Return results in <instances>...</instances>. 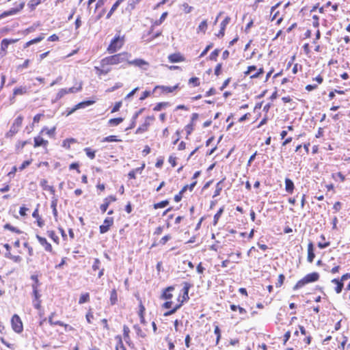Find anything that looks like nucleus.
<instances>
[{
	"mask_svg": "<svg viewBox=\"0 0 350 350\" xmlns=\"http://www.w3.org/2000/svg\"><path fill=\"white\" fill-rule=\"evenodd\" d=\"M130 57L131 55L127 53H121L111 55L101 60V66L105 67L107 65H116L124 62H129Z\"/></svg>",
	"mask_w": 350,
	"mask_h": 350,
	"instance_id": "f257e3e1",
	"label": "nucleus"
},
{
	"mask_svg": "<svg viewBox=\"0 0 350 350\" xmlns=\"http://www.w3.org/2000/svg\"><path fill=\"white\" fill-rule=\"evenodd\" d=\"M124 37L117 36L111 42L107 48V51L110 53H115L119 50L124 44Z\"/></svg>",
	"mask_w": 350,
	"mask_h": 350,
	"instance_id": "f03ea898",
	"label": "nucleus"
},
{
	"mask_svg": "<svg viewBox=\"0 0 350 350\" xmlns=\"http://www.w3.org/2000/svg\"><path fill=\"white\" fill-rule=\"evenodd\" d=\"M11 325L12 329L18 333L20 334L23 330V325L22 321L18 315L14 314L11 319Z\"/></svg>",
	"mask_w": 350,
	"mask_h": 350,
	"instance_id": "7ed1b4c3",
	"label": "nucleus"
},
{
	"mask_svg": "<svg viewBox=\"0 0 350 350\" xmlns=\"http://www.w3.org/2000/svg\"><path fill=\"white\" fill-rule=\"evenodd\" d=\"M24 5H25V1H22L19 3V5L16 8H12L10 10L3 12L0 15V19L3 18L7 16H12V15L16 14L24 8Z\"/></svg>",
	"mask_w": 350,
	"mask_h": 350,
	"instance_id": "20e7f679",
	"label": "nucleus"
},
{
	"mask_svg": "<svg viewBox=\"0 0 350 350\" xmlns=\"http://www.w3.org/2000/svg\"><path fill=\"white\" fill-rule=\"evenodd\" d=\"M113 219L112 217H107L104 220L103 224L100 226V232L101 234L107 232L109 227L112 226Z\"/></svg>",
	"mask_w": 350,
	"mask_h": 350,
	"instance_id": "39448f33",
	"label": "nucleus"
},
{
	"mask_svg": "<svg viewBox=\"0 0 350 350\" xmlns=\"http://www.w3.org/2000/svg\"><path fill=\"white\" fill-rule=\"evenodd\" d=\"M252 70H256V67L255 66H250L247 68V71L245 72V75H251V78H256L258 77L260 74L263 72V69L260 68L258 71L252 74Z\"/></svg>",
	"mask_w": 350,
	"mask_h": 350,
	"instance_id": "423d86ee",
	"label": "nucleus"
},
{
	"mask_svg": "<svg viewBox=\"0 0 350 350\" xmlns=\"http://www.w3.org/2000/svg\"><path fill=\"white\" fill-rule=\"evenodd\" d=\"M168 59L171 63L181 62L185 60V57L179 53L170 55Z\"/></svg>",
	"mask_w": 350,
	"mask_h": 350,
	"instance_id": "0eeeda50",
	"label": "nucleus"
},
{
	"mask_svg": "<svg viewBox=\"0 0 350 350\" xmlns=\"http://www.w3.org/2000/svg\"><path fill=\"white\" fill-rule=\"evenodd\" d=\"M154 120V118L153 117H150V116H148L146 118L145 121H144V123L138 128V129L137 130V133H143L144 131H146L148 126H150V123L152 121Z\"/></svg>",
	"mask_w": 350,
	"mask_h": 350,
	"instance_id": "6e6552de",
	"label": "nucleus"
},
{
	"mask_svg": "<svg viewBox=\"0 0 350 350\" xmlns=\"http://www.w3.org/2000/svg\"><path fill=\"white\" fill-rule=\"evenodd\" d=\"M128 63L130 65H133L139 68H142L145 70L146 69V68L144 66H148V63L142 59H137L133 61H129Z\"/></svg>",
	"mask_w": 350,
	"mask_h": 350,
	"instance_id": "1a4fd4ad",
	"label": "nucleus"
},
{
	"mask_svg": "<svg viewBox=\"0 0 350 350\" xmlns=\"http://www.w3.org/2000/svg\"><path fill=\"white\" fill-rule=\"evenodd\" d=\"M36 238L38 239L39 243L44 247V249L48 252L52 251V246L51 245L48 243L46 239L45 238H43L39 235L36 236Z\"/></svg>",
	"mask_w": 350,
	"mask_h": 350,
	"instance_id": "9d476101",
	"label": "nucleus"
},
{
	"mask_svg": "<svg viewBox=\"0 0 350 350\" xmlns=\"http://www.w3.org/2000/svg\"><path fill=\"white\" fill-rule=\"evenodd\" d=\"M189 299V295H188V293H183V300L181 301L180 304L176 305V306L174 307V308L168 312H166L164 315L165 316H169V315H171L173 313H174L178 308H179L182 304V303L184 301H186Z\"/></svg>",
	"mask_w": 350,
	"mask_h": 350,
	"instance_id": "9b49d317",
	"label": "nucleus"
},
{
	"mask_svg": "<svg viewBox=\"0 0 350 350\" xmlns=\"http://www.w3.org/2000/svg\"><path fill=\"white\" fill-rule=\"evenodd\" d=\"M53 315H54V313H52L51 314V316L49 317V323L51 325H60V326H64L66 329L68 328L69 330H72L73 329V327H72L71 326H69L67 324H65L62 321H57L55 322H53Z\"/></svg>",
	"mask_w": 350,
	"mask_h": 350,
	"instance_id": "f8f14e48",
	"label": "nucleus"
},
{
	"mask_svg": "<svg viewBox=\"0 0 350 350\" xmlns=\"http://www.w3.org/2000/svg\"><path fill=\"white\" fill-rule=\"evenodd\" d=\"M48 145V141L44 139L42 137L38 136L34 138V147L44 146Z\"/></svg>",
	"mask_w": 350,
	"mask_h": 350,
	"instance_id": "ddd939ff",
	"label": "nucleus"
},
{
	"mask_svg": "<svg viewBox=\"0 0 350 350\" xmlns=\"http://www.w3.org/2000/svg\"><path fill=\"white\" fill-rule=\"evenodd\" d=\"M319 273H317L316 272L309 273L304 277V278L308 284L310 282H313L317 281L319 280Z\"/></svg>",
	"mask_w": 350,
	"mask_h": 350,
	"instance_id": "4468645a",
	"label": "nucleus"
},
{
	"mask_svg": "<svg viewBox=\"0 0 350 350\" xmlns=\"http://www.w3.org/2000/svg\"><path fill=\"white\" fill-rule=\"evenodd\" d=\"M178 88V85L174 86H164V85H157L155 87L156 89H160L162 90L163 93H170L174 92L175 90Z\"/></svg>",
	"mask_w": 350,
	"mask_h": 350,
	"instance_id": "2eb2a0df",
	"label": "nucleus"
},
{
	"mask_svg": "<svg viewBox=\"0 0 350 350\" xmlns=\"http://www.w3.org/2000/svg\"><path fill=\"white\" fill-rule=\"evenodd\" d=\"M314 254L313 252V244L312 243H309L308 245V260L310 262H312L314 258Z\"/></svg>",
	"mask_w": 350,
	"mask_h": 350,
	"instance_id": "dca6fc26",
	"label": "nucleus"
},
{
	"mask_svg": "<svg viewBox=\"0 0 350 350\" xmlns=\"http://www.w3.org/2000/svg\"><path fill=\"white\" fill-rule=\"evenodd\" d=\"M207 27H208V23H207V21L206 20H204L202 21L200 25H198V28H197V33H206V31L207 29Z\"/></svg>",
	"mask_w": 350,
	"mask_h": 350,
	"instance_id": "f3484780",
	"label": "nucleus"
},
{
	"mask_svg": "<svg viewBox=\"0 0 350 350\" xmlns=\"http://www.w3.org/2000/svg\"><path fill=\"white\" fill-rule=\"evenodd\" d=\"M230 18L229 16H226L224 20L221 23V29L219 32L218 36H223L224 35V31L226 25L230 23Z\"/></svg>",
	"mask_w": 350,
	"mask_h": 350,
	"instance_id": "a211bd4d",
	"label": "nucleus"
},
{
	"mask_svg": "<svg viewBox=\"0 0 350 350\" xmlns=\"http://www.w3.org/2000/svg\"><path fill=\"white\" fill-rule=\"evenodd\" d=\"M40 184L43 189L49 191L53 194L55 193V189H53V187L52 186H49L48 185V182L46 180H45V179L41 180Z\"/></svg>",
	"mask_w": 350,
	"mask_h": 350,
	"instance_id": "6ab92c4d",
	"label": "nucleus"
},
{
	"mask_svg": "<svg viewBox=\"0 0 350 350\" xmlns=\"http://www.w3.org/2000/svg\"><path fill=\"white\" fill-rule=\"evenodd\" d=\"M285 189L288 193H292L294 189V184L289 178L285 179Z\"/></svg>",
	"mask_w": 350,
	"mask_h": 350,
	"instance_id": "aec40b11",
	"label": "nucleus"
},
{
	"mask_svg": "<svg viewBox=\"0 0 350 350\" xmlns=\"http://www.w3.org/2000/svg\"><path fill=\"white\" fill-rule=\"evenodd\" d=\"M16 42V40H9V39H3L1 41V49L2 51H5L8 47L9 44H13Z\"/></svg>",
	"mask_w": 350,
	"mask_h": 350,
	"instance_id": "412c9836",
	"label": "nucleus"
},
{
	"mask_svg": "<svg viewBox=\"0 0 350 350\" xmlns=\"http://www.w3.org/2000/svg\"><path fill=\"white\" fill-rule=\"evenodd\" d=\"M94 103V101H93V100H87V101L81 102L74 107V110H77L81 108H84V107L91 105Z\"/></svg>",
	"mask_w": 350,
	"mask_h": 350,
	"instance_id": "4be33fe9",
	"label": "nucleus"
},
{
	"mask_svg": "<svg viewBox=\"0 0 350 350\" xmlns=\"http://www.w3.org/2000/svg\"><path fill=\"white\" fill-rule=\"evenodd\" d=\"M332 282L336 285V287L335 288L336 293H340L343 287V282H342L340 280L338 279H333L332 280Z\"/></svg>",
	"mask_w": 350,
	"mask_h": 350,
	"instance_id": "5701e85b",
	"label": "nucleus"
},
{
	"mask_svg": "<svg viewBox=\"0 0 350 350\" xmlns=\"http://www.w3.org/2000/svg\"><path fill=\"white\" fill-rule=\"evenodd\" d=\"M174 290V288L172 286H170L167 288L164 293H163V297L165 299H170L172 297V294L170 293L171 291Z\"/></svg>",
	"mask_w": 350,
	"mask_h": 350,
	"instance_id": "b1692460",
	"label": "nucleus"
},
{
	"mask_svg": "<svg viewBox=\"0 0 350 350\" xmlns=\"http://www.w3.org/2000/svg\"><path fill=\"white\" fill-rule=\"evenodd\" d=\"M27 92L26 87H19L14 90V96L23 95Z\"/></svg>",
	"mask_w": 350,
	"mask_h": 350,
	"instance_id": "393cba45",
	"label": "nucleus"
},
{
	"mask_svg": "<svg viewBox=\"0 0 350 350\" xmlns=\"http://www.w3.org/2000/svg\"><path fill=\"white\" fill-rule=\"evenodd\" d=\"M46 0H31L28 3V6L31 9L34 10L35 8L40 4L41 3L45 1Z\"/></svg>",
	"mask_w": 350,
	"mask_h": 350,
	"instance_id": "a878e982",
	"label": "nucleus"
},
{
	"mask_svg": "<svg viewBox=\"0 0 350 350\" xmlns=\"http://www.w3.org/2000/svg\"><path fill=\"white\" fill-rule=\"evenodd\" d=\"M76 142V140L73 138L66 139L63 141L62 146L66 149H69L71 144Z\"/></svg>",
	"mask_w": 350,
	"mask_h": 350,
	"instance_id": "bb28decb",
	"label": "nucleus"
},
{
	"mask_svg": "<svg viewBox=\"0 0 350 350\" xmlns=\"http://www.w3.org/2000/svg\"><path fill=\"white\" fill-rule=\"evenodd\" d=\"M43 39H44V35L42 34L39 37H38V38H36L35 39L31 40L30 41L27 42L25 44V47H28V46H29L31 44L38 43V42H40L41 40H42Z\"/></svg>",
	"mask_w": 350,
	"mask_h": 350,
	"instance_id": "cd10ccee",
	"label": "nucleus"
},
{
	"mask_svg": "<svg viewBox=\"0 0 350 350\" xmlns=\"http://www.w3.org/2000/svg\"><path fill=\"white\" fill-rule=\"evenodd\" d=\"M118 301V295L116 289H113L111 292L110 302L111 305L116 304Z\"/></svg>",
	"mask_w": 350,
	"mask_h": 350,
	"instance_id": "c85d7f7f",
	"label": "nucleus"
},
{
	"mask_svg": "<svg viewBox=\"0 0 350 350\" xmlns=\"http://www.w3.org/2000/svg\"><path fill=\"white\" fill-rule=\"evenodd\" d=\"M89 300H90L89 293H83L80 296V298H79V304H84L85 302H88Z\"/></svg>",
	"mask_w": 350,
	"mask_h": 350,
	"instance_id": "c756f323",
	"label": "nucleus"
},
{
	"mask_svg": "<svg viewBox=\"0 0 350 350\" xmlns=\"http://www.w3.org/2000/svg\"><path fill=\"white\" fill-rule=\"evenodd\" d=\"M82 89V83L80 82L77 87L67 88L68 94H73L79 92Z\"/></svg>",
	"mask_w": 350,
	"mask_h": 350,
	"instance_id": "7c9ffc66",
	"label": "nucleus"
},
{
	"mask_svg": "<svg viewBox=\"0 0 350 350\" xmlns=\"http://www.w3.org/2000/svg\"><path fill=\"white\" fill-rule=\"evenodd\" d=\"M55 129H56L55 126H54L53 128L50 129L45 127V128L42 129L41 132L45 133L49 136L53 137L55 135Z\"/></svg>",
	"mask_w": 350,
	"mask_h": 350,
	"instance_id": "2f4dec72",
	"label": "nucleus"
},
{
	"mask_svg": "<svg viewBox=\"0 0 350 350\" xmlns=\"http://www.w3.org/2000/svg\"><path fill=\"white\" fill-rule=\"evenodd\" d=\"M123 118H112L109 120V124L111 126H117L121 122H122Z\"/></svg>",
	"mask_w": 350,
	"mask_h": 350,
	"instance_id": "473e14b6",
	"label": "nucleus"
},
{
	"mask_svg": "<svg viewBox=\"0 0 350 350\" xmlns=\"http://www.w3.org/2000/svg\"><path fill=\"white\" fill-rule=\"evenodd\" d=\"M84 151L85 152V154L90 159H94L95 157V152L96 151L94 150H92L91 148H85L84 149Z\"/></svg>",
	"mask_w": 350,
	"mask_h": 350,
	"instance_id": "72a5a7b5",
	"label": "nucleus"
},
{
	"mask_svg": "<svg viewBox=\"0 0 350 350\" xmlns=\"http://www.w3.org/2000/svg\"><path fill=\"white\" fill-rule=\"evenodd\" d=\"M68 94L67 88H62L59 90L56 95V100H59L64 96L66 94Z\"/></svg>",
	"mask_w": 350,
	"mask_h": 350,
	"instance_id": "f704fd0d",
	"label": "nucleus"
},
{
	"mask_svg": "<svg viewBox=\"0 0 350 350\" xmlns=\"http://www.w3.org/2000/svg\"><path fill=\"white\" fill-rule=\"evenodd\" d=\"M94 68L96 70V74L98 76H101L102 75H106L110 71V69H105L104 67H103V68H99L98 67L96 66Z\"/></svg>",
	"mask_w": 350,
	"mask_h": 350,
	"instance_id": "c9c22d12",
	"label": "nucleus"
},
{
	"mask_svg": "<svg viewBox=\"0 0 350 350\" xmlns=\"http://www.w3.org/2000/svg\"><path fill=\"white\" fill-rule=\"evenodd\" d=\"M18 129L15 127L14 125H12L10 130L6 133L7 137H12L15 133L18 132Z\"/></svg>",
	"mask_w": 350,
	"mask_h": 350,
	"instance_id": "e433bc0d",
	"label": "nucleus"
},
{
	"mask_svg": "<svg viewBox=\"0 0 350 350\" xmlns=\"http://www.w3.org/2000/svg\"><path fill=\"white\" fill-rule=\"evenodd\" d=\"M4 228H5V229H8V230H10V231L14 232H16V233H17V234H21V231L19 229H18V228H15V227H14V226H11V225H10V224H6L4 226Z\"/></svg>",
	"mask_w": 350,
	"mask_h": 350,
	"instance_id": "4c0bfd02",
	"label": "nucleus"
},
{
	"mask_svg": "<svg viewBox=\"0 0 350 350\" xmlns=\"http://www.w3.org/2000/svg\"><path fill=\"white\" fill-rule=\"evenodd\" d=\"M306 284H308V283L306 282L305 278H304L297 282V284L294 286V289L296 290V289L300 288L303 287L304 285H306Z\"/></svg>",
	"mask_w": 350,
	"mask_h": 350,
	"instance_id": "58836bf2",
	"label": "nucleus"
},
{
	"mask_svg": "<svg viewBox=\"0 0 350 350\" xmlns=\"http://www.w3.org/2000/svg\"><path fill=\"white\" fill-rule=\"evenodd\" d=\"M142 0H130L128 4L127 10H132L135 8L136 4L140 2Z\"/></svg>",
	"mask_w": 350,
	"mask_h": 350,
	"instance_id": "ea45409f",
	"label": "nucleus"
},
{
	"mask_svg": "<svg viewBox=\"0 0 350 350\" xmlns=\"http://www.w3.org/2000/svg\"><path fill=\"white\" fill-rule=\"evenodd\" d=\"M169 204V202L167 200H164V201H162L161 202H159V203H157L154 205V208L157 209V208H164L167 205H168Z\"/></svg>",
	"mask_w": 350,
	"mask_h": 350,
	"instance_id": "a19ab883",
	"label": "nucleus"
},
{
	"mask_svg": "<svg viewBox=\"0 0 350 350\" xmlns=\"http://www.w3.org/2000/svg\"><path fill=\"white\" fill-rule=\"evenodd\" d=\"M119 139H116V137L115 135H110L108 137H105L103 139V142H118Z\"/></svg>",
	"mask_w": 350,
	"mask_h": 350,
	"instance_id": "79ce46f5",
	"label": "nucleus"
},
{
	"mask_svg": "<svg viewBox=\"0 0 350 350\" xmlns=\"http://www.w3.org/2000/svg\"><path fill=\"white\" fill-rule=\"evenodd\" d=\"M214 333L217 335L216 344L217 345L221 338V331L217 325H215Z\"/></svg>",
	"mask_w": 350,
	"mask_h": 350,
	"instance_id": "37998d69",
	"label": "nucleus"
},
{
	"mask_svg": "<svg viewBox=\"0 0 350 350\" xmlns=\"http://www.w3.org/2000/svg\"><path fill=\"white\" fill-rule=\"evenodd\" d=\"M167 12H163V13L162 14V15L161 16V17L159 18V20L156 21L154 22V25H161V24L163 23V21L165 19V18L167 17Z\"/></svg>",
	"mask_w": 350,
	"mask_h": 350,
	"instance_id": "c03bdc74",
	"label": "nucleus"
},
{
	"mask_svg": "<svg viewBox=\"0 0 350 350\" xmlns=\"http://www.w3.org/2000/svg\"><path fill=\"white\" fill-rule=\"evenodd\" d=\"M116 338L118 339V345L116 346V350H126L123 343H122V339L120 336H118L116 337Z\"/></svg>",
	"mask_w": 350,
	"mask_h": 350,
	"instance_id": "a18cd8bd",
	"label": "nucleus"
},
{
	"mask_svg": "<svg viewBox=\"0 0 350 350\" xmlns=\"http://www.w3.org/2000/svg\"><path fill=\"white\" fill-rule=\"evenodd\" d=\"M168 105V103H158L154 107V111H160L161 110L163 107H166Z\"/></svg>",
	"mask_w": 350,
	"mask_h": 350,
	"instance_id": "49530a36",
	"label": "nucleus"
},
{
	"mask_svg": "<svg viewBox=\"0 0 350 350\" xmlns=\"http://www.w3.org/2000/svg\"><path fill=\"white\" fill-rule=\"evenodd\" d=\"M193 7L189 5L187 3H184L183 5V10L185 13L189 14L193 10Z\"/></svg>",
	"mask_w": 350,
	"mask_h": 350,
	"instance_id": "de8ad7c7",
	"label": "nucleus"
},
{
	"mask_svg": "<svg viewBox=\"0 0 350 350\" xmlns=\"http://www.w3.org/2000/svg\"><path fill=\"white\" fill-rule=\"evenodd\" d=\"M189 83L193 84V86H195V87L198 86L200 84L199 79L198 77H192L189 79Z\"/></svg>",
	"mask_w": 350,
	"mask_h": 350,
	"instance_id": "09e8293b",
	"label": "nucleus"
},
{
	"mask_svg": "<svg viewBox=\"0 0 350 350\" xmlns=\"http://www.w3.org/2000/svg\"><path fill=\"white\" fill-rule=\"evenodd\" d=\"M219 49H215V51H213L211 53V55L209 56L210 59H211V60H216L217 57L219 55Z\"/></svg>",
	"mask_w": 350,
	"mask_h": 350,
	"instance_id": "8fccbe9b",
	"label": "nucleus"
},
{
	"mask_svg": "<svg viewBox=\"0 0 350 350\" xmlns=\"http://www.w3.org/2000/svg\"><path fill=\"white\" fill-rule=\"evenodd\" d=\"M22 121H23V118L21 117H18L15 120L13 125H14L15 127H16L18 129V128L21 126V125L22 124Z\"/></svg>",
	"mask_w": 350,
	"mask_h": 350,
	"instance_id": "3c124183",
	"label": "nucleus"
},
{
	"mask_svg": "<svg viewBox=\"0 0 350 350\" xmlns=\"http://www.w3.org/2000/svg\"><path fill=\"white\" fill-rule=\"evenodd\" d=\"M57 206V200H53L51 204V207L53 208V215L56 217L57 216V211L56 209Z\"/></svg>",
	"mask_w": 350,
	"mask_h": 350,
	"instance_id": "603ef678",
	"label": "nucleus"
},
{
	"mask_svg": "<svg viewBox=\"0 0 350 350\" xmlns=\"http://www.w3.org/2000/svg\"><path fill=\"white\" fill-rule=\"evenodd\" d=\"M284 276L282 275V274H280L279 276H278V282L276 283V286L277 287H280L282 286V284H283L284 282Z\"/></svg>",
	"mask_w": 350,
	"mask_h": 350,
	"instance_id": "864d4df0",
	"label": "nucleus"
},
{
	"mask_svg": "<svg viewBox=\"0 0 350 350\" xmlns=\"http://www.w3.org/2000/svg\"><path fill=\"white\" fill-rule=\"evenodd\" d=\"M124 0H117V1L113 5V6L111 8V12H113L120 5V4L124 1Z\"/></svg>",
	"mask_w": 350,
	"mask_h": 350,
	"instance_id": "5fc2aeb1",
	"label": "nucleus"
},
{
	"mask_svg": "<svg viewBox=\"0 0 350 350\" xmlns=\"http://www.w3.org/2000/svg\"><path fill=\"white\" fill-rule=\"evenodd\" d=\"M85 318H86V320H87L88 323H92V319H94L93 313L91 311H89L86 314Z\"/></svg>",
	"mask_w": 350,
	"mask_h": 350,
	"instance_id": "6e6d98bb",
	"label": "nucleus"
},
{
	"mask_svg": "<svg viewBox=\"0 0 350 350\" xmlns=\"http://www.w3.org/2000/svg\"><path fill=\"white\" fill-rule=\"evenodd\" d=\"M121 106H122L121 101L116 103L115 104L113 108L111 110V113H115V112L118 111L120 109V108L121 107Z\"/></svg>",
	"mask_w": 350,
	"mask_h": 350,
	"instance_id": "4d7b16f0",
	"label": "nucleus"
},
{
	"mask_svg": "<svg viewBox=\"0 0 350 350\" xmlns=\"http://www.w3.org/2000/svg\"><path fill=\"white\" fill-rule=\"evenodd\" d=\"M32 288H33V295L35 296V298L36 299H38L40 295L38 294V288H37V285L36 284H33L32 285Z\"/></svg>",
	"mask_w": 350,
	"mask_h": 350,
	"instance_id": "13d9d810",
	"label": "nucleus"
},
{
	"mask_svg": "<svg viewBox=\"0 0 350 350\" xmlns=\"http://www.w3.org/2000/svg\"><path fill=\"white\" fill-rule=\"evenodd\" d=\"M145 308L142 304H140V310L139 315L140 317L141 322L143 323L144 321V318L143 316V312L144 311Z\"/></svg>",
	"mask_w": 350,
	"mask_h": 350,
	"instance_id": "bf43d9fd",
	"label": "nucleus"
},
{
	"mask_svg": "<svg viewBox=\"0 0 350 350\" xmlns=\"http://www.w3.org/2000/svg\"><path fill=\"white\" fill-rule=\"evenodd\" d=\"M222 212H223V209L222 208H220L217 213L214 216V220H215V223L216 224L219 219V218L220 217L221 215L222 214Z\"/></svg>",
	"mask_w": 350,
	"mask_h": 350,
	"instance_id": "052dcab7",
	"label": "nucleus"
},
{
	"mask_svg": "<svg viewBox=\"0 0 350 350\" xmlns=\"http://www.w3.org/2000/svg\"><path fill=\"white\" fill-rule=\"evenodd\" d=\"M31 163V161H25L22 165L20 166L19 170H23L25 167H27L28 165H29Z\"/></svg>",
	"mask_w": 350,
	"mask_h": 350,
	"instance_id": "680f3d73",
	"label": "nucleus"
},
{
	"mask_svg": "<svg viewBox=\"0 0 350 350\" xmlns=\"http://www.w3.org/2000/svg\"><path fill=\"white\" fill-rule=\"evenodd\" d=\"M110 204V202H105L104 204H101L100 206V210L104 213L107 211L109 205Z\"/></svg>",
	"mask_w": 350,
	"mask_h": 350,
	"instance_id": "e2e57ef3",
	"label": "nucleus"
},
{
	"mask_svg": "<svg viewBox=\"0 0 350 350\" xmlns=\"http://www.w3.org/2000/svg\"><path fill=\"white\" fill-rule=\"evenodd\" d=\"M100 260L98 258L94 260V265H92L93 270L96 271L99 269Z\"/></svg>",
	"mask_w": 350,
	"mask_h": 350,
	"instance_id": "0e129e2a",
	"label": "nucleus"
},
{
	"mask_svg": "<svg viewBox=\"0 0 350 350\" xmlns=\"http://www.w3.org/2000/svg\"><path fill=\"white\" fill-rule=\"evenodd\" d=\"M171 239V237L170 235H165L164 236L160 241V243L162 245H164L166 243L167 241H169Z\"/></svg>",
	"mask_w": 350,
	"mask_h": 350,
	"instance_id": "69168bd1",
	"label": "nucleus"
},
{
	"mask_svg": "<svg viewBox=\"0 0 350 350\" xmlns=\"http://www.w3.org/2000/svg\"><path fill=\"white\" fill-rule=\"evenodd\" d=\"M221 64H217L215 69V74L217 76L219 75L221 73Z\"/></svg>",
	"mask_w": 350,
	"mask_h": 350,
	"instance_id": "338daca9",
	"label": "nucleus"
},
{
	"mask_svg": "<svg viewBox=\"0 0 350 350\" xmlns=\"http://www.w3.org/2000/svg\"><path fill=\"white\" fill-rule=\"evenodd\" d=\"M58 40H59V37L55 34H53L52 36H49L48 38V40L51 41V42L57 41Z\"/></svg>",
	"mask_w": 350,
	"mask_h": 350,
	"instance_id": "774afa93",
	"label": "nucleus"
}]
</instances>
